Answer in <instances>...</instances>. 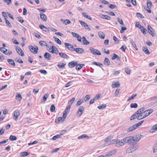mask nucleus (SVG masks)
Listing matches in <instances>:
<instances>
[{"label": "nucleus", "mask_w": 157, "mask_h": 157, "mask_svg": "<svg viewBox=\"0 0 157 157\" xmlns=\"http://www.w3.org/2000/svg\"><path fill=\"white\" fill-rule=\"evenodd\" d=\"M60 56L62 58L68 59L69 58V57L66 54L63 52H60L59 53Z\"/></svg>", "instance_id": "dca6fc26"}, {"label": "nucleus", "mask_w": 157, "mask_h": 157, "mask_svg": "<svg viewBox=\"0 0 157 157\" xmlns=\"http://www.w3.org/2000/svg\"><path fill=\"white\" fill-rule=\"evenodd\" d=\"M144 121V120L141 121L140 122H139L138 123L135 124V125H136V127L137 128L139 126L141 125L142 124V123H143Z\"/></svg>", "instance_id": "774afa93"}, {"label": "nucleus", "mask_w": 157, "mask_h": 157, "mask_svg": "<svg viewBox=\"0 0 157 157\" xmlns=\"http://www.w3.org/2000/svg\"><path fill=\"white\" fill-rule=\"evenodd\" d=\"M141 135L138 134L136 135V136L134 137L136 142L137 141H138L140 140L141 138Z\"/></svg>", "instance_id": "473e14b6"}, {"label": "nucleus", "mask_w": 157, "mask_h": 157, "mask_svg": "<svg viewBox=\"0 0 157 157\" xmlns=\"http://www.w3.org/2000/svg\"><path fill=\"white\" fill-rule=\"evenodd\" d=\"M87 137L88 138V136L86 134H83L82 135H81L78 137V139H82L84 138H86Z\"/></svg>", "instance_id": "de8ad7c7"}, {"label": "nucleus", "mask_w": 157, "mask_h": 157, "mask_svg": "<svg viewBox=\"0 0 157 157\" xmlns=\"http://www.w3.org/2000/svg\"><path fill=\"white\" fill-rule=\"evenodd\" d=\"M147 110H146L144 111V113H141V114L143 116V118H145L146 117L148 116L149 115V113H148Z\"/></svg>", "instance_id": "cd10ccee"}, {"label": "nucleus", "mask_w": 157, "mask_h": 157, "mask_svg": "<svg viewBox=\"0 0 157 157\" xmlns=\"http://www.w3.org/2000/svg\"><path fill=\"white\" fill-rule=\"evenodd\" d=\"M90 50L92 53L94 55V54H95V51L96 49L94 48H90Z\"/></svg>", "instance_id": "052dcab7"}, {"label": "nucleus", "mask_w": 157, "mask_h": 157, "mask_svg": "<svg viewBox=\"0 0 157 157\" xmlns=\"http://www.w3.org/2000/svg\"><path fill=\"white\" fill-rule=\"evenodd\" d=\"M63 118L62 117H59L56 120L55 122L56 123L58 124L59 122L60 121H62Z\"/></svg>", "instance_id": "09e8293b"}, {"label": "nucleus", "mask_w": 157, "mask_h": 157, "mask_svg": "<svg viewBox=\"0 0 157 157\" xmlns=\"http://www.w3.org/2000/svg\"><path fill=\"white\" fill-rule=\"evenodd\" d=\"M64 45L65 47L69 50L71 51H74V47L73 45L71 44L67 43H65Z\"/></svg>", "instance_id": "0eeeda50"}, {"label": "nucleus", "mask_w": 157, "mask_h": 157, "mask_svg": "<svg viewBox=\"0 0 157 157\" xmlns=\"http://www.w3.org/2000/svg\"><path fill=\"white\" fill-rule=\"evenodd\" d=\"M99 36L101 39H104L105 38V34L102 32L100 31L98 33Z\"/></svg>", "instance_id": "a878e982"}, {"label": "nucleus", "mask_w": 157, "mask_h": 157, "mask_svg": "<svg viewBox=\"0 0 157 157\" xmlns=\"http://www.w3.org/2000/svg\"><path fill=\"white\" fill-rule=\"evenodd\" d=\"M147 29L149 33L152 36L154 37L155 36V32L153 29L149 25L147 26Z\"/></svg>", "instance_id": "423d86ee"}, {"label": "nucleus", "mask_w": 157, "mask_h": 157, "mask_svg": "<svg viewBox=\"0 0 157 157\" xmlns=\"http://www.w3.org/2000/svg\"><path fill=\"white\" fill-rule=\"evenodd\" d=\"M123 141L125 143L132 145L136 144V141L134 137L129 136L123 139Z\"/></svg>", "instance_id": "f03ea898"}, {"label": "nucleus", "mask_w": 157, "mask_h": 157, "mask_svg": "<svg viewBox=\"0 0 157 157\" xmlns=\"http://www.w3.org/2000/svg\"><path fill=\"white\" fill-rule=\"evenodd\" d=\"M83 44L85 45H88L90 44V42L86 39L85 40H83Z\"/></svg>", "instance_id": "338daca9"}, {"label": "nucleus", "mask_w": 157, "mask_h": 157, "mask_svg": "<svg viewBox=\"0 0 157 157\" xmlns=\"http://www.w3.org/2000/svg\"><path fill=\"white\" fill-rule=\"evenodd\" d=\"M78 64L77 62L72 61L69 63L68 66L70 68H73Z\"/></svg>", "instance_id": "4468645a"}, {"label": "nucleus", "mask_w": 157, "mask_h": 157, "mask_svg": "<svg viewBox=\"0 0 157 157\" xmlns=\"http://www.w3.org/2000/svg\"><path fill=\"white\" fill-rule=\"evenodd\" d=\"M104 64L106 65H109L110 64V62L109 59L108 58L106 57L104 60Z\"/></svg>", "instance_id": "4be33fe9"}, {"label": "nucleus", "mask_w": 157, "mask_h": 157, "mask_svg": "<svg viewBox=\"0 0 157 157\" xmlns=\"http://www.w3.org/2000/svg\"><path fill=\"white\" fill-rule=\"evenodd\" d=\"M151 132H153L157 130V124L153 126L151 128Z\"/></svg>", "instance_id": "4c0bfd02"}, {"label": "nucleus", "mask_w": 157, "mask_h": 157, "mask_svg": "<svg viewBox=\"0 0 157 157\" xmlns=\"http://www.w3.org/2000/svg\"><path fill=\"white\" fill-rule=\"evenodd\" d=\"M1 52L8 55H10L12 53V52L10 50H8L4 47H1Z\"/></svg>", "instance_id": "39448f33"}, {"label": "nucleus", "mask_w": 157, "mask_h": 157, "mask_svg": "<svg viewBox=\"0 0 157 157\" xmlns=\"http://www.w3.org/2000/svg\"><path fill=\"white\" fill-rule=\"evenodd\" d=\"M29 48L33 54H36L38 53V48L36 46L33 47L32 45H30L29 46Z\"/></svg>", "instance_id": "20e7f679"}, {"label": "nucleus", "mask_w": 157, "mask_h": 157, "mask_svg": "<svg viewBox=\"0 0 157 157\" xmlns=\"http://www.w3.org/2000/svg\"><path fill=\"white\" fill-rule=\"evenodd\" d=\"M66 132V130H65L63 131H62V133L61 134L57 135H56L54 136L52 138V140H55L57 139L60 138L61 137V136L63 134V133Z\"/></svg>", "instance_id": "ddd939ff"}, {"label": "nucleus", "mask_w": 157, "mask_h": 157, "mask_svg": "<svg viewBox=\"0 0 157 157\" xmlns=\"http://www.w3.org/2000/svg\"><path fill=\"white\" fill-rule=\"evenodd\" d=\"M53 38L55 39V41L59 44H61L62 42L56 36H54Z\"/></svg>", "instance_id": "72a5a7b5"}, {"label": "nucleus", "mask_w": 157, "mask_h": 157, "mask_svg": "<svg viewBox=\"0 0 157 157\" xmlns=\"http://www.w3.org/2000/svg\"><path fill=\"white\" fill-rule=\"evenodd\" d=\"M117 58L118 59H120L119 57L115 53L113 54V56L112 58V59L114 60Z\"/></svg>", "instance_id": "49530a36"}, {"label": "nucleus", "mask_w": 157, "mask_h": 157, "mask_svg": "<svg viewBox=\"0 0 157 157\" xmlns=\"http://www.w3.org/2000/svg\"><path fill=\"white\" fill-rule=\"evenodd\" d=\"M144 110L145 108L144 107H142L136 111V113L137 115L139 114V113H140L141 114V113H144Z\"/></svg>", "instance_id": "a211bd4d"}, {"label": "nucleus", "mask_w": 157, "mask_h": 157, "mask_svg": "<svg viewBox=\"0 0 157 157\" xmlns=\"http://www.w3.org/2000/svg\"><path fill=\"white\" fill-rule=\"evenodd\" d=\"M48 96V95L47 94H46L43 96V98L41 100V102L43 103L45 102L47 100Z\"/></svg>", "instance_id": "7c9ffc66"}, {"label": "nucleus", "mask_w": 157, "mask_h": 157, "mask_svg": "<svg viewBox=\"0 0 157 157\" xmlns=\"http://www.w3.org/2000/svg\"><path fill=\"white\" fill-rule=\"evenodd\" d=\"M83 102V101L82 99H79L77 101L76 105L77 106H79Z\"/></svg>", "instance_id": "864d4df0"}, {"label": "nucleus", "mask_w": 157, "mask_h": 157, "mask_svg": "<svg viewBox=\"0 0 157 157\" xmlns=\"http://www.w3.org/2000/svg\"><path fill=\"white\" fill-rule=\"evenodd\" d=\"M29 154V153L28 152H24L21 153L20 154L21 156H26L28 155Z\"/></svg>", "instance_id": "a18cd8bd"}, {"label": "nucleus", "mask_w": 157, "mask_h": 157, "mask_svg": "<svg viewBox=\"0 0 157 157\" xmlns=\"http://www.w3.org/2000/svg\"><path fill=\"white\" fill-rule=\"evenodd\" d=\"M106 107V104H103L98 106V108L99 109H105Z\"/></svg>", "instance_id": "2f4dec72"}, {"label": "nucleus", "mask_w": 157, "mask_h": 157, "mask_svg": "<svg viewBox=\"0 0 157 157\" xmlns=\"http://www.w3.org/2000/svg\"><path fill=\"white\" fill-rule=\"evenodd\" d=\"M143 50L144 52L146 54H149L150 53V52L147 48V47H143Z\"/></svg>", "instance_id": "b1692460"}, {"label": "nucleus", "mask_w": 157, "mask_h": 157, "mask_svg": "<svg viewBox=\"0 0 157 157\" xmlns=\"http://www.w3.org/2000/svg\"><path fill=\"white\" fill-rule=\"evenodd\" d=\"M5 20L6 23V25L9 28L12 27V25L11 23L9 21L7 20L6 18H5Z\"/></svg>", "instance_id": "c756f323"}, {"label": "nucleus", "mask_w": 157, "mask_h": 157, "mask_svg": "<svg viewBox=\"0 0 157 157\" xmlns=\"http://www.w3.org/2000/svg\"><path fill=\"white\" fill-rule=\"evenodd\" d=\"M137 115V117L138 120H140L144 118L143 117V116L140 113H139V114Z\"/></svg>", "instance_id": "e2e57ef3"}, {"label": "nucleus", "mask_w": 157, "mask_h": 157, "mask_svg": "<svg viewBox=\"0 0 157 157\" xmlns=\"http://www.w3.org/2000/svg\"><path fill=\"white\" fill-rule=\"evenodd\" d=\"M75 100V98L74 97L72 98L68 102V104L71 105Z\"/></svg>", "instance_id": "4d7b16f0"}, {"label": "nucleus", "mask_w": 157, "mask_h": 157, "mask_svg": "<svg viewBox=\"0 0 157 157\" xmlns=\"http://www.w3.org/2000/svg\"><path fill=\"white\" fill-rule=\"evenodd\" d=\"M39 27L40 29H42L44 31L46 32L48 31V29L44 25H39Z\"/></svg>", "instance_id": "5701e85b"}, {"label": "nucleus", "mask_w": 157, "mask_h": 157, "mask_svg": "<svg viewBox=\"0 0 157 157\" xmlns=\"http://www.w3.org/2000/svg\"><path fill=\"white\" fill-rule=\"evenodd\" d=\"M116 151L115 150L109 152L107 154V156H111L113 154H114L116 153Z\"/></svg>", "instance_id": "37998d69"}, {"label": "nucleus", "mask_w": 157, "mask_h": 157, "mask_svg": "<svg viewBox=\"0 0 157 157\" xmlns=\"http://www.w3.org/2000/svg\"><path fill=\"white\" fill-rule=\"evenodd\" d=\"M79 21L82 26H84L86 29H88L89 30H91L90 29L89 27V25L86 22L81 20Z\"/></svg>", "instance_id": "9b49d317"}, {"label": "nucleus", "mask_w": 157, "mask_h": 157, "mask_svg": "<svg viewBox=\"0 0 157 157\" xmlns=\"http://www.w3.org/2000/svg\"><path fill=\"white\" fill-rule=\"evenodd\" d=\"M125 71L126 73L128 75H129L130 73V70L128 68L126 67L125 68Z\"/></svg>", "instance_id": "0e129e2a"}, {"label": "nucleus", "mask_w": 157, "mask_h": 157, "mask_svg": "<svg viewBox=\"0 0 157 157\" xmlns=\"http://www.w3.org/2000/svg\"><path fill=\"white\" fill-rule=\"evenodd\" d=\"M51 51V53H55L56 54H57L59 52V51L57 48L53 46H52V50Z\"/></svg>", "instance_id": "2eb2a0df"}, {"label": "nucleus", "mask_w": 157, "mask_h": 157, "mask_svg": "<svg viewBox=\"0 0 157 157\" xmlns=\"http://www.w3.org/2000/svg\"><path fill=\"white\" fill-rule=\"evenodd\" d=\"M147 8H150L151 6L152 3L149 0L147 1Z\"/></svg>", "instance_id": "8fccbe9b"}, {"label": "nucleus", "mask_w": 157, "mask_h": 157, "mask_svg": "<svg viewBox=\"0 0 157 157\" xmlns=\"http://www.w3.org/2000/svg\"><path fill=\"white\" fill-rule=\"evenodd\" d=\"M39 44L42 46H46L47 47L48 46L46 43L43 41L41 40L39 42Z\"/></svg>", "instance_id": "e433bc0d"}, {"label": "nucleus", "mask_w": 157, "mask_h": 157, "mask_svg": "<svg viewBox=\"0 0 157 157\" xmlns=\"http://www.w3.org/2000/svg\"><path fill=\"white\" fill-rule=\"evenodd\" d=\"M16 50L19 55H21L22 56H24V52L21 50L20 47L18 46H17L16 48Z\"/></svg>", "instance_id": "f8f14e48"}, {"label": "nucleus", "mask_w": 157, "mask_h": 157, "mask_svg": "<svg viewBox=\"0 0 157 157\" xmlns=\"http://www.w3.org/2000/svg\"><path fill=\"white\" fill-rule=\"evenodd\" d=\"M136 125L134 124L128 128L127 130V132H129L133 131L136 129Z\"/></svg>", "instance_id": "412c9836"}, {"label": "nucleus", "mask_w": 157, "mask_h": 157, "mask_svg": "<svg viewBox=\"0 0 157 157\" xmlns=\"http://www.w3.org/2000/svg\"><path fill=\"white\" fill-rule=\"evenodd\" d=\"M16 98L17 100L21 101L22 98L21 94H17L16 96Z\"/></svg>", "instance_id": "c9c22d12"}, {"label": "nucleus", "mask_w": 157, "mask_h": 157, "mask_svg": "<svg viewBox=\"0 0 157 157\" xmlns=\"http://www.w3.org/2000/svg\"><path fill=\"white\" fill-rule=\"evenodd\" d=\"M5 2H6L8 5H11L12 3L11 0H3Z\"/></svg>", "instance_id": "680f3d73"}, {"label": "nucleus", "mask_w": 157, "mask_h": 157, "mask_svg": "<svg viewBox=\"0 0 157 157\" xmlns=\"http://www.w3.org/2000/svg\"><path fill=\"white\" fill-rule=\"evenodd\" d=\"M84 109V108L83 106H80L77 112V116H78H78L79 117H80L83 113Z\"/></svg>", "instance_id": "1a4fd4ad"}, {"label": "nucleus", "mask_w": 157, "mask_h": 157, "mask_svg": "<svg viewBox=\"0 0 157 157\" xmlns=\"http://www.w3.org/2000/svg\"><path fill=\"white\" fill-rule=\"evenodd\" d=\"M141 29V31L144 34H145L147 33V30L145 29L143 26H142L140 28Z\"/></svg>", "instance_id": "ea45409f"}, {"label": "nucleus", "mask_w": 157, "mask_h": 157, "mask_svg": "<svg viewBox=\"0 0 157 157\" xmlns=\"http://www.w3.org/2000/svg\"><path fill=\"white\" fill-rule=\"evenodd\" d=\"M120 86V84L119 82H115L114 84H112V87L113 88L118 87Z\"/></svg>", "instance_id": "f704fd0d"}, {"label": "nucleus", "mask_w": 157, "mask_h": 157, "mask_svg": "<svg viewBox=\"0 0 157 157\" xmlns=\"http://www.w3.org/2000/svg\"><path fill=\"white\" fill-rule=\"evenodd\" d=\"M15 61L20 63H23V62L22 60L17 58H16Z\"/></svg>", "instance_id": "13d9d810"}, {"label": "nucleus", "mask_w": 157, "mask_h": 157, "mask_svg": "<svg viewBox=\"0 0 157 157\" xmlns=\"http://www.w3.org/2000/svg\"><path fill=\"white\" fill-rule=\"evenodd\" d=\"M55 106L54 105H51L50 107V110L51 112H54L55 110Z\"/></svg>", "instance_id": "5fc2aeb1"}, {"label": "nucleus", "mask_w": 157, "mask_h": 157, "mask_svg": "<svg viewBox=\"0 0 157 157\" xmlns=\"http://www.w3.org/2000/svg\"><path fill=\"white\" fill-rule=\"evenodd\" d=\"M92 64L96 66H99L101 67L103 66L102 64L99 62L97 63L96 62H93Z\"/></svg>", "instance_id": "79ce46f5"}, {"label": "nucleus", "mask_w": 157, "mask_h": 157, "mask_svg": "<svg viewBox=\"0 0 157 157\" xmlns=\"http://www.w3.org/2000/svg\"><path fill=\"white\" fill-rule=\"evenodd\" d=\"M74 50L77 53L80 54H82L84 52V49L81 48H75V49H74Z\"/></svg>", "instance_id": "9d476101"}, {"label": "nucleus", "mask_w": 157, "mask_h": 157, "mask_svg": "<svg viewBox=\"0 0 157 157\" xmlns=\"http://www.w3.org/2000/svg\"><path fill=\"white\" fill-rule=\"evenodd\" d=\"M127 29V28L126 27H122L121 28V30L120 31V33H124V31Z\"/></svg>", "instance_id": "69168bd1"}, {"label": "nucleus", "mask_w": 157, "mask_h": 157, "mask_svg": "<svg viewBox=\"0 0 157 157\" xmlns=\"http://www.w3.org/2000/svg\"><path fill=\"white\" fill-rule=\"evenodd\" d=\"M136 15L137 17L138 18H144V17L140 13H137Z\"/></svg>", "instance_id": "603ef678"}, {"label": "nucleus", "mask_w": 157, "mask_h": 157, "mask_svg": "<svg viewBox=\"0 0 157 157\" xmlns=\"http://www.w3.org/2000/svg\"><path fill=\"white\" fill-rule=\"evenodd\" d=\"M124 142L123 141V139L120 140L118 139H115L110 142V144H114L117 147H120L124 145Z\"/></svg>", "instance_id": "f257e3e1"}, {"label": "nucleus", "mask_w": 157, "mask_h": 157, "mask_svg": "<svg viewBox=\"0 0 157 157\" xmlns=\"http://www.w3.org/2000/svg\"><path fill=\"white\" fill-rule=\"evenodd\" d=\"M90 95H87L83 99L85 101H86L90 99Z\"/></svg>", "instance_id": "6e6d98bb"}, {"label": "nucleus", "mask_w": 157, "mask_h": 157, "mask_svg": "<svg viewBox=\"0 0 157 157\" xmlns=\"http://www.w3.org/2000/svg\"><path fill=\"white\" fill-rule=\"evenodd\" d=\"M137 117V114L136 113L133 114L131 117L130 118L131 120H132Z\"/></svg>", "instance_id": "bf43d9fd"}, {"label": "nucleus", "mask_w": 157, "mask_h": 157, "mask_svg": "<svg viewBox=\"0 0 157 157\" xmlns=\"http://www.w3.org/2000/svg\"><path fill=\"white\" fill-rule=\"evenodd\" d=\"M101 17L103 19H105L108 20H109L111 19V17L107 15L102 14Z\"/></svg>", "instance_id": "bb28decb"}, {"label": "nucleus", "mask_w": 157, "mask_h": 157, "mask_svg": "<svg viewBox=\"0 0 157 157\" xmlns=\"http://www.w3.org/2000/svg\"><path fill=\"white\" fill-rule=\"evenodd\" d=\"M13 115V119L15 120H17L18 119V117L20 115L19 111L17 109L15 110L14 112Z\"/></svg>", "instance_id": "6e6552de"}, {"label": "nucleus", "mask_w": 157, "mask_h": 157, "mask_svg": "<svg viewBox=\"0 0 157 157\" xmlns=\"http://www.w3.org/2000/svg\"><path fill=\"white\" fill-rule=\"evenodd\" d=\"M40 17L44 21H47V17L44 13H40Z\"/></svg>", "instance_id": "aec40b11"}, {"label": "nucleus", "mask_w": 157, "mask_h": 157, "mask_svg": "<svg viewBox=\"0 0 157 157\" xmlns=\"http://www.w3.org/2000/svg\"><path fill=\"white\" fill-rule=\"evenodd\" d=\"M44 57L45 59H47L48 60H50L51 59V56L49 53L46 52L44 53Z\"/></svg>", "instance_id": "f3484780"}, {"label": "nucleus", "mask_w": 157, "mask_h": 157, "mask_svg": "<svg viewBox=\"0 0 157 157\" xmlns=\"http://www.w3.org/2000/svg\"><path fill=\"white\" fill-rule=\"evenodd\" d=\"M85 65L82 64H77L76 66V69L77 70H80Z\"/></svg>", "instance_id": "6ab92c4d"}, {"label": "nucleus", "mask_w": 157, "mask_h": 157, "mask_svg": "<svg viewBox=\"0 0 157 157\" xmlns=\"http://www.w3.org/2000/svg\"><path fill=\"white\" fill-rule=\"evenodd\" d=\"M66 65V63H59L57 65V66L60 68H64Z\"/></svg>", "instance_id": "393cba45"}, {"label": "nucleus", "mask_w": 157, "mask_h": 157, "mask_svg": "<svg viewBox=\"0 0 157 157\" xmlns=\"http://www.w3.org/2000/svg\"><path fill=\"white\" fill-rule=\"evenodd\" d=\"M61 21H62L63 22V23L65 24V25H67V24H69L71 23L70 21L68 20L67 19L65 20L61 19Z\"/></svg>", "instance_id": "58836bf2"}, {"label": "nucleus", "mask_w": 157, "mask_h": 157, "mask_svg": "<svg viewBox=\"0 0 157 157\" xmlns=\"http://www.w3.org/2000/svg\"><path fill=\"white\" fill-rule=\"evenodd\" d=\"M136 96H137L136 94L132 95L131 97H130L128 98V99L127 100V101H129L133 99L135 97H136Z\"/></svg>", "instance_id": "3c124183"}, {"label": "nucleus", "mask_w": 157, "mask_h": 157, "mask_svg": "<svg viewBox=\"0 0 157 157\" xmlns=\"http://www.w3.org/2000/svg\"><path fill=\"white\" fill-rule=\"evenodd\" d=\"M139 147V146L138 145L136 144L132 145L131 146L127 149L126 152L128 153L132 152L135 151Z\"/></svg>", "instance_id": "7ed1b4c3"}, {"label": "nucleus", "mask_w": 157, "mask_h": 157, "mask_svg": "<svg viewBox=\"0 0 157 157\" xmlns=\"http://www.w3.org/2000/svg\"><path fill=\"white\" fill-rule=\"evenodd\" d=\"M17 138L15 136L11 135L9 138V140L11 141L16 140Z\"/></svg>", "instance_id": "a19ab883"}, {"label": "nucleus", "mask_w": 157, "mask_h": 157, "mask_svg": "<svg viewBox=\"0 0 157 157\" xmlns=\"http://www.w3.org/2000/svg\"><path fill=\"white\" fill-rule=\"evenodd\" d=\"M7 61L9 62V63L11 64V65L13 66H15V63L14 60L12 59H8L7 60Z\"/></svg>", "instance_id": "c85d7f7f"}, {"label": "nucleus", "mask_w": 157, "mask_h": 157, "mask_svg": "<svg viewBox=\"0 0 157 157\" xmlns=\"http://www.w3.org/2000/svg\"><path fill=\"white\" fill-rule=\"evenodd\" d=\"M130 106L131 108H136L137 107L138 105L136 103H132L131 104Z\"/></svg>", "instance_id": "c03bdc74"}]
</instances>
